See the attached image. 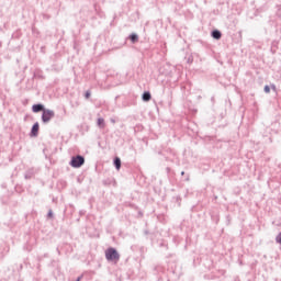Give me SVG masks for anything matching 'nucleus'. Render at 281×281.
<instances>
[{"mask_svg":"<svg viewBox=\"0 0 281 281\" xmlns=\"http://www.w3.org/2000/svg\"><path fill=\"white\" fill-rule=\"evenodd\" d=\"M277 46H278V43H277V42H273V43H272V48H273V47H277Z\"/></svg>","mask_w":281,"mask_h":281,"instance_id":"obj_25","label":"nucleus"},{"mask_svg":"<svg viewBox=\"0 0 281 281\" xmlns=\"http://www.w3.org/2000/svg\"><path fill=\"white\" fill-rule=\"evenodd\" d=\"M149 233H148V231H145V235H148Z\"/></svg>","mask_w":281,"mask_h":281,"instance_id":"obj_29","label":"nucleus"},{"mask_svg":"<svg viewBox=\"0 0 281 281\" xmlns=\"http://www.w3.org/2000/svg\"><path fill=\"white\" fill-rule=\"evenodd\" d=\"M56 116V113L54 110L46 109L45 111L42 112V122L43 124H49L52 120Z\"/></svg>","mask_w":281,"mask_h":281,"instance_id":"obj_3","label":"nucleus"},{"mask_svg":"<svg viewBox=\"0 0 281 281\" xmlns=\"http://www.w3.org/2000/svg\"><path fill=\"white\" fill-rule=\"evenodd\" d=\"M97 126H99V128H104V126H106V123L103 117H99L97 120Z\"/></svg>","mask_w":281,"mask_h":281,"instance_id":"obj_11","label":"nucleus"},{"mask_svg":"<svg viewBox=\"0 0 281 281\" xmlns=\"http://www.w3.org/2000/svg\"><path fill=\"white\" fill-rule=\"evenodd\" d=\"M212 218H213V221H215V223H218V221H220V218H218V216H212Z\"/></svg>","mask_w":281,"mask_h":281,"instance_id":"obj_23","label":"nucleus"},{"mask_svg":"<svg viewBox=\"0 0 281 281\" xmlns=\"http://www.w3.org/2000/svg\"><path fill=\"white\" fill-rule=\"evenodd\" d=\"M270 52H272V54H276V49L273 47H271Z\"/></svg>","mask_w":281,"mask_h":281,"instance_id":"obj_27","label":"nucleus"},{"mask_svg":"<svg viewBox=\"0 0 281 281\" xmlns=\"http://www.w3.org/2000/svg\"><path fill=\"white\" fill-rule=\"evenodd\" d=\"M105 258H106L108 262H117V261H120V252H117L116 248L109 247L105 250Z\"/></svg>","mask_w":281,"mask_h":281,"instance_id":"obj_1","label":"nucleus"},{"mask_svg":"<svg viewBox=\"0 0 281 281\" xmlns=\"http://www.w3.org/2000/svg\"><path fill=\"white\" fill-rule=\"evenodd\" d=\"M47 108L43 103H35L32 105L33 113H43Z\"/></svg>","mask_w":281,"mask_h":281,"instance_id":"obj_5","label":"nucleus"},{"mask_svg":"<svg viewBox=\"0 0 281 281\" xmlns=\"http://www.w3.org/2000/svg\"><path fill=\"white\" fill-rule=\"evenodd\" d=\"M75 52L79 53L80 52V44L78 42H74V45H72Z\"/></svg>","mask_w":281,"mask_h":281,"instance_id":"obj_14","label":"nucleus"},{"mask_svg":"<svg viewBox=\"0 0 281 281\" xmlns=\"http://www.w3.org/2000/svg\"><path fill=\"white\" fill-rule=\"evenodd\" d=\"M184 181H190V175L187 176V178L184 179Z\"/></svg>","mask_w":281,"mask_h":281,"instance_id":"obj_26","label":"nucleus"},{"mask_svg":"<svg viewBox=\"0 0 281 281\" xmlns=\"http://www.w3.org/2000/svg\"><path fill=\"white\" fill-rule=\"evenodd\" d=\"M188 65H192V63H194V57L189 56L187 59Z\"/></svg>","mask_w":281,"mask_h":281,"instance_id":"obj_20","label":"nucleus"},{"mask_svg":"<svg viewBox=\"0 0 281 281\" xmlns=\"http://www.w3.org/2000/svg\"><path fill=\"white\" fill-rule=\"evenodd\" d=\"M34 177V169H29L24 173L25 179H32Z\"/></svg>","mask_w":281,"mask_h":281,"instance_id":"obj_12","label":"nucleus"},{"mask_svg":"<svg viewBox=\"0 0 281 281\" xmlns=\"http://www.w3.org/2000/svg\"><path fill=\"white\" fill-rule=\"evenodd\" d=\"M69 166H71V168H82V166H85V156H72L69 161Z\"/></svg>","mask_w":281,"mask_h":281,"instance_id":"obj_2","label":"nucleus"},{"mask_svg":"<svg viewBox=\"0 0 281 281\" xmlns=\"http://www.w3.org/2000/svg\"><path fill=\"white\" fill-rule=\"evenodd\" d=\"M82 274L81 276H79L75 281H80V280H82Z\"/></svg>","mask_w":281,"mask_h":281,"instance_id":"obj_24","label":"nucleus"},{"mask_svg":"<svg viewBox=\"0 0 281 281\" xmlns=\"http://www.w3.org/2000/svg\"><path fill=\"white\" fill-rule=\"evenodd\" d=\"M263 91H265V93H271V86L266 85V86L263 87Z\"/></svg>","mask_w":281,"mask_h":281,"instance_id":"obj_15","label":"nucleus"},{"mask_svg":"<svg viewBox=\"0 0 281 281\" xmlns=\"http://www.w3.org/2000/svg\"><path fill=\"white\" fill-rule=\"evenodd\" d=\"M57 251H58V254H60V250H59V248H57Z\"/></svg>","mask_w":281,"mask_h":281,"instance_id":"obj_30","label":"nucleus"},{"mask_svg":"<svg viewBox=\"0 0 281 281\" xmlns=\"http://www.w3.org/2000/svg\"><path fill=\"white\" fill-rule=\"evenodd\" d=\"M270 88L272 89V91H277V87H276L274 83H272V85L270 86Z\"/></svg>","mask_w":281,"mask_h":281,"instance_id":"obj_22","label":"nucleus"},{"mask_svg":"<svg viewBox=\"0 0 281 281\" xmlns=\"http://www.w3.org/2000/svg\"><path fill=\"white\" fill-rule=\"evenodd\" d=\"M143 102H150L153 100V94H150V91H144L142 94Z\"/></svg>","mask_w":281,"mask_h":281,"instance_id":"obj_8","label":"nucleus"},{"mask_svg":"<svg viewBox=\"0 0 281 281\" xmlns=\"http://www.w3.org/2000/svg\"><path fill=\"white\" fill-rule=\"evenodd\" d=\"M166 172H167V175H170V172H172V169L170 167H167Z\"/></svg>","mask_w":281,"mask_h":281,"instance_id":"obj_21","label":"nucleus"},{"mask_svg":"<svg viewBox=\"0 0 281 281\" xmlns=\"http://www.w3.org/2000/svg\"><path fill=\"white\" fill-rule=\"evenodd\" d=\"M38 131H41V124L35 122L31 127L30 137H38Z\"/></svg>","mask_w":281,"mask_h":281,"instance_id":"obj_4","label":"nucleus"},{"mask_svg":"<svg viewBox=\"0 0 281 281\" xmlns=\"http://www.w3.org/2000/svg\"><path fill=\"white\" fill-rule=\"evenodd\" d=\"M166 258H167V260H169V262L170 261L177 262V254H175V252L168 254L166 256Z\"/></svg>","mask_w":281,"mask_h":281,"instance_id":"obj_13","label":"nucleus"},{"mask_svg":"<svg viewBox=\"0 0 281 281\" xmlns=\"http://www.w3.org/2000/svg\"><path fill=\"white\" fill-rule=\"evenodd\" d=\"M44 258H47V254L44 255Z\"/></svg>","mask_w":281,"mask_h":281,"instance_id":"obj_31","label":"nucleus"},{"mask_svg":"<svg viewBox=\"0 0 281 281\" xmlns=\"http://www.w3.org/2000/svg\"><path fill=\"white\" fill-rule=\"evenodd\" d=\"M46 216L47 218H54V211L49 209Z\"/></svg>","mask_w":281,"mask_h":281,"instance_id":"obj_16","label":"nucleus"},{"mask_svg":"<svg viewBox=\"0 0 281 281\" xmlns=\"http://www.w3.org/2000/svg\"><path fill=\"white\" fill-rule=\"evenodd\" d=\"M113 166L116 170H121L122 169V159L120 157H114L113 159Z\"/></svg>","mask_w":281,"mask_h":281,"instance_id":"obj_9","label":"nucleus"},{"mask_svg":"<svg viewBox=\"0 0 281 281\" xmlns=\"http://www.w3.org/2000/svg\"><path fill=\"white\" fill-rule=\"evenodd\" d=\"M276 243L281 245V232L276 236Z\"/></svg>","mask_w":281,"mask_h":281,"instance_id":"obj_17","label":"nucleus"},{"mask_svg":"<svg viewBox=\"0 0 281 281\" xmlns=\"http://www.w3.org/2000/svg\"><path fill=\"white\" fill-rule=\"evenodd\" d=\"M128 40L135 45V43H139V35H137V33H132L128 35Z\"/></svg>","mask_w":281,"mask_h":281,"instance_id":"obj_10","label":"nucleus"},{"mask_svg":"<svg viewBox=\"0 0 281 281\" xmlns=\"http://www.w3.org/2000/svg\"><path fill=\"white\" fill-rule=\"evenodd\" d=\"M183 175H186V171H181V177H183Z\"/></svg>","mask_w":281,"mask_h":281,"instance_id":"obj_28","label":"nucleus"},{"mask_svg":"<svg viewBox=\"0 0 281 281\" xmlns=\"http://www.w3.org/2000/svg\"><path fill=\"white\" fill-rule=\"evenodd\" d=\"M85 98H86V100H89V98H91V90H87L85 92Z\"/></svg>","mask_w":281,"mask_h":281,"instance_id":"obj_19","label":"nucleus"},{"mask_svg":"<svg viewBox=\"0 0 281 281\" xmlns=\"http://www.w3.org/2000/svg\"><path fill=\"white\" fill-rule=\"evenodd\" d=\"M211 36L212 38H214L215 41H221V38H223V33L218 30V29H214L211 32Z\"/></svg>","mask_w":281,"mask_h":281,"instance_id":"obj_6","label":"nucleus"},{"mask_svg":"<svg viewBox=\"0 0 281 281\" xmlns=\"http://www.w3.org/2000/svg\"><path fill=\"white\" fill-rule=\"evenodd\" d=\"M159 247H165L166 249H168V243H166V240H161L159 243Z\"/></svg>","mask_w":281,"mask_h":281,"instance_id":"obj_18","label":"nucleus"},{"mask_svg":"<svg viewBox=\"0 0 281 281\" xmlns=\"http://www.w3.org/2000/svg\"><path fill=\"white\" fill-rule=\"evenodd\" d=\"M154 276H159V273H164L166 271V268L161 265L154 266L153 268Z\"/></svg>","mask_w":281,"mask_h":281,"instance_id":"obj_7","label":"nucleus"}]
</instances>
